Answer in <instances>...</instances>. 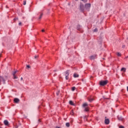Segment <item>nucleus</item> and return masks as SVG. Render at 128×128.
<instances>
[{"label":"nucleus","mask_w":128,"mask_h":128,"mask_svg":"<svg viewBox=\"0 0 128 128\" xmlns=\"http://www.w3.org/2000/svg\"><path fill=\"white\" fill-rule=\"evenodd\" d=\"M42 14H41L40 16L39 20H40V18H42Z\"/></svg>","instance_id":"obj_21"},{"label":"nucleus","mask_w":128,"mask_h":128,"mask_svg":"<svg viewBox=\"0 0 128 128\" xmlns=\"http://www.w3.org/2000/svg\"><path fill=\"white\" fill-rule=\"evenodd\" d=\"M18 26H22V22L18 23Z\"/></svg>","instance_id":"obj_31"},{"label":"nucleus","mask_w":128,"mask_h":128,"mask_svg":"<svg viewBox=\"0 0 128 128\" xmlns=\"http://www.w3.org/2000/svg\"><path fill=\"white\" fill-rule=\"evenodd\" d=\"M69 104H70V106H74V102L72 100H70L69 102Z\"/></svg>","instance_id":"obj_12"},{"label":"nucleus","mask_w":128,"mask_h":128,"mask_svg":"<svg viewBox=\"0 0 128 128\" xmlns=\"http://www.w3.org/2000/svg\"><path fill=\"white\" fill-rule=\"evenodd\" d=\"M92 100H92V99H90V100H88V101H89L90 102H92Z\"/></svg>","instance_id":"obj_25"},{"label":"nucleus","mask_w":128,"mask_h":128,"mask_svg":"<svg viewBox=\"0 0 128 128\" xmlns=\"http://www.w3.org/2000/svg\"><path fill=\"white\" fill-rule=\"evenodd\" d=\"M84 4H80V12H84Z\"/></svg>","instance_id":"obj_3"},{"label":"nucleus","mask_w":128,"mask_h":128,"mask_svg":"<svg viewBox=\"0 0 128 128\" xmlns=\"http://www.w3.org/2000/svg\"><path fill=\"white\" fill-rule=\"evenodd\" d=\"M14 76V80H16V78H18V77H16V75H13Z\"/></svg>","instance_id":"obj_24"},{"label":"nucleus","mask_w":128,"mask_h":128,"mask_svg":"<svg viewBox=\"0 0 128 128\" xmlns=\"http://www.w3.org/2000/svg\"><path fill=\"white\" fill-rule=\"evenodd\" d=\"M2 82L3 84H6V80L2 76H0V84Z\"/></svg>","instance_id":"obj_4"},{"label":"nucleus","mask_w":128,"mask_h":128,"mask_svg":"<svg viewBox=\"0 0 128 128\" xmlns=\"http://www.w3.org/2000/svg\"><path fill=\"white\" fill-rule=\"evenodd\" d=\"M88 104L87 103H84L82 105L83 108H86V106H88Z\"/></svg>","instance_id":"obj_14"},{"label":"nucleus","mask_w":128,"mask_h":128,"mask_svg":"<svg viewBox=\"0 0 128 128\" xmlns=\"http://www.w3.org/2000/svg\"><path fill=\"white\" fill-rule=\"evenodd\" d=\"M16 72H17V71H15V72H13V73H12L13 76H16Z\"/></svg>","instance_id":"obj_19"},{"label":"nucleus","mask_w":128,"mask_h":128,"mask_svg":"<svg viewBox=\"0 0 128 128\" xmlns=\"http://www.w3.org/2000/svg\"><path fill=\"white\" fill-rule=\"evenodd\" d=\"M104 122L106 124H110V119L106 118L105 119Z\"/></svg>","instance_id":"obj_5"},{"label":"nucleus","mask_w":128,"mask_h":128,"mask_svg":"<svg viewBox=\"0 0 128 128\" xmlns=\"http://www.w3.org/2000/svg\"><path fill=\"white\" fill-rule=\"evenodd\" d=\"M26 2L25 1V0H24V1L23 4H24V6H26Z\"/></svg>","instance_id":"obj_23"},{"label":"nucleus","mask_w":128,"mask_h":128,"mask_svg":"<svg viewBox=\"0 0 128 128\" xmlns=\"http://www.w3.org/2000/svg\"><path fill=\"white\" fill-rule=\"evenodd\" d=\"M119 128H124V127L122 126H120Z\"/></svg>","instance_id":"obj_28"},{"label":"nucleus","mask_w":128,"mask_h":128,"mask_svg":"<svg viewBox=\"0 0 128 128\" xmlns=\"http://www.w3.org/2000/svg\"><path fill=\"white\" fill-rule=\"evenodd\" d=\"M14 102H16V104H18V102H20V99H18V98H15L14 99Z\"/></svg>","instance_id":"obj_8"},{"label":"nucleus","mask_w":128,"mask_h":128,"mask_svg":"<svg viewBox=\"0 0 128 128\" xmlns=\"http://www.w3.org/2000/svg\"><path fill=\"white\" fill-rule=\"evenodd\" d=\"M0 128H2V126H0Z\"/></svg>","instance_id":"obj_39"},{"label":"nucleus","mask_w":128,"mask_h":128,"mask_svg":"<svg viewBox=\"0 0 128 128\" xmlns=\"http://www.w3.org/2000/svg\"><path fill=\"white\" fill-rule=\"evenodd\" d=\"M126 68H121V72H126Z\"/></svg>","instance_id":"obj_10"},{"label":"nucleus","mask_w":128,"mask_h":128,"mask_svg":"<svg viewBox=\"0 0 128 128\" xmlns=\"http://www.w3.org/2000/svg\"><path fill=\"white\" fill-rule=\"evenodd\" d=\"M94 32H98V28H96L95 29H94Z\"/></svg>","instance_id":"obj_22"},{"label":"nucleus","mask_w":128,"mask_h":128,"mask_svg":"<svg viewBox=\"0 0 128 128\" xmlns=\"http://www.w3.org/2000/svg\"><path fill=\"white\" fill-rule=\"evenodd\" d=\"M44 32V30H42V32Z\"/></svg>","instance_id":"obj_34"},{"label":"nucleus","mask_w":128,"mask_h":128,"mask_svg":"<svg viewBox=\"0 0 128 128\" xmlns=\"http://www.w3.org/2000/svg\"><path fill=\"white\" fill-rule=\"evenodd\" d=\"M26 68H30V65H27Z\"/></svg>","instance_id":"obj_27"},{"label":"nucleus","mask_w":128,"mask_h":128,"mask_svg":"<svg viewBox=\"0 0 128 128\" xmlns=\"http://www.w3.org/2000/svg\"><path fill=\"white\" fill-rule=\"evenodd\" d=\"M4 124H5V126H8V120H5L4 121Z\"/></svg>","instance_id":"obj_9"},{"label":"nucleus","mask_w":128,"mask_h":128,"mask_svg":"<svg viewBox=\"0 0 128 128\" xmlns=\"http://www.w3.org/2000/svg\"><path fill=\"white\" fill-rule=\"evenodd\" d=\"M21 80H22V78H21Z\"/></svg>","instance_id":"obj_38"},{"label":"nucleus","mask_w":128,"mask_h":128,"mask_svg":"<svg viewBox=\"0 0 128 128\" xmlns=\"http://www.w3.org/2000/svg\"><path fill=\"white\" fill-rule=\"evenodd\" d=\"M72 92L76 90V87H72Z\"/></svg>","instance_id":"obj_18"},{"label":"nucleus","mask_w":128,"mask_h":128,"mask_svg":"<svg viewBox=\"0 0 128 128\" xmlns=\"http://www.w3.org/2000/svg\"><path fill=\"white\" fill-rule=\"evenodd\" d=\"M38 56H34V58H38Z\"/></svg>","instance_id":"obj_32"},{"label":"nucleus","mask_w":128,"mask_h":128,"mask_svg":"<svg viewBox=\"0 0 128 128\" xmlns=\"http://www.w3.org/2000/svg\"><path fill=\"white\" fill-rule=\"evenodd\" d=\"M74 78H78L79 75L76 73H74Z\"/></svg>","instance_id":"obj_13"},{"label":"nucleus","mask_w":128,"mask_h":128,"mask_svg":"<svg viewBox=\"0 0 128 128\" xmlns=\"http://www.w3.org/2000/svg\"><path fill=\"white\" fill-rule=\"evenodd\" d=\"M85 8H90V4H85Z\"/></svg>","instance_id":"obj_6"},{"label":"nucleus","mask_w":128,"mask_h":128,"mask_svg":"<svg viewBox=\"0 0 128 128\" xmlns=\"http://www.w3.org/2000/svg\"><path fill=\"white\" fill-rule=\"evenodd\" d=\"M57 96H58V93H56Z\"/></svg>","instance_id":"obj_37"},{"label":"nucleus","mask_w":128,"mask_h":128,"mask_svg":"<svg viewBox=\"0 0 128 128\" xmlns=\"http://www.w3.org/2000/svg\"><path fill=\"white\" fill-rule=\"evenodd\" d=\"M90 58L91 60H94V58H96V55H93L90 56Z\"/></svg>","instance_id":"obj_7"},{"label":"nucleus","mask_w":128,"mask_h":128,"mask_svg":"<svg viewBox=\"0 0 128 128\" xmlns=\"http://www.w3.org/2000/svg\"><path fill=\"white\" fill-rule=\"evenodd\" d=\"M90 110V108L88 107H85L84 108V111L85 112H89Z\"/></svg>","instance_id":"obj_11"},{"label":"nucleus","mask_w":128,"mask_h":128,"mask_svg":"<svg viewBox=\"0 0 128 128\" xmlns=\"http://www.w3.org/2000/svg\"><path fill=\"white\" fill-rule=\"evenodd\" d=\"M127 90H128V86H127Z\"/></svg>","instance_id":"obj_36"},{"label":"nucleus","mask_w":128,"mask_h":128,"mask_svg":"<svg viewBox=\"0 0 128 128\" xmlns=\"http://www.w3.org/2000/svg\"><path fill=\"white\" fill-rule=\"evenodd\" d=\"M108 80H104V81H100V86H106V84H108Z\"/></svg>","instance_id":"obj_1"},{"label":"nucleus","mask_w":128,"mask_h":128,"mask_svg":"<svg viewBox=\"0 0 128 128\" xmlns=\"http://www.w3.org/2000/svg\"><path fill=\"white\" fill-rule=\"evenodd\" d=\"M116 54L118 56H122V54H120V52H117Z\"/></svg>","instance_id":"obj_17"},{"label":"nucleus","mask_w":128,"mask_h":128,"mask_svg":"<svg viewBox=\"0 0 128 128\" xmlns=\"http://www.w3.org/2000/svg\"><path fill=\"white\" fill-rule=\"evenodd\" d=\"M18 20V18H14V20Z\"/></svg>","instance_id":"obj_29"},{"label":"nucleus","mask_w":128,"mask_h":128,"mask_svg":"<svg viewBox=\"0 0 128 128\" xmlns=\"http://www.w3.org/2000/svg\"><path fill=\"white\" fill-rule=\"evenodd\" d=\"M70 70H68L65 72L66 80H68V76H70Z\"/></svg>","instance_id":"obj_2"},{"label":"nucleus","mask_w":128,"mask_h":128,"mask_svg":"<svg viewBox=\"0 0 128 128\" xmlns=\"http://www.w3.org/2000/svg\"><path fill=\"white\" fill-rule=\"evenodd\" d=\"M122 48H126V46L123 45V46H122Z\"/></svg>","instance_id":"obj_30"},{"label":"nucleus","mask_w":128,"mask_h":128,"mask_svg":"<svg viewBox=\"0 0 128 128\" xmlns=\"http://www.w3.org/2000/svg\"><path fill=\"white\" fill-rule=\"evenodd\" d=\"M66 126L67 128H70V124L68 122L66 123Z\"/></svg>","instance_id":"obj_16"},{"label":"nucleus","mask_w":128,"mask_h":128,"mask_svg":"<svg viewBox=\"0 0 128 128\" xmlns=\"http://www.w3.org/2000/svg\"><path fill=\"white\" fill-rule=\"evenodd\" d=\"M56 128H60V127H58V126H56Z\"/></svg>","instance_id":"obj_35"},{"label":"nucleus","mask_w":128,"mask_h":128,"mask_svg":"<svg viewBox=\"0 0 128 128\" xmlns=\"http://www.w3.org/2000/svg\"><path fill=\"white\" fill-rule=\"evenodd\" d=\"M77 30H80V25L77 26Z\"/></svg>","instance_id":"obj_15"},{"label":"nucleus","mask_w":128,"mask_h":128,"mask_svg":"<svg viewBox=\"0 0 128 128\" xmlns=\"http://www.w3.org/2000/svg\"><path fill=\"white\" fill-rule=\"evenodd\" d=\"M82 2H88V0H82Z\"/></svg>","instance_id":"obj_26"},{"label":"nucleus","mask_w":128,"mask_h":128,"mask_svg":"<svg viewBox=\"0 0 128 128\" xmlns=\"http://www.w3.org/2000/svg\"><path fill=\"white\" fill-rule=\"evenodd\" d=\"M118 120H122V118H121L120 119V118H118Z\"/></svg>","instance_id":"obj_33"},{"label":"nucleus","mask_w":128,"mask_h":128,"mask_svg":"<svg viewBox=\"0 0 128 128\" xmlns=\"http://www.w3.org/2000/svg\"><path fill=\"white\" fill-rule=\"evenodd\" d=\"M70 114H72V116L74 114V110H72L70 112Z\"/></svg>","instance_id":"obj_20"}]
</instances>
